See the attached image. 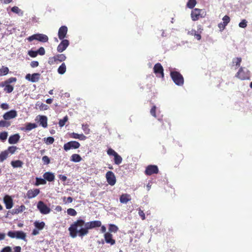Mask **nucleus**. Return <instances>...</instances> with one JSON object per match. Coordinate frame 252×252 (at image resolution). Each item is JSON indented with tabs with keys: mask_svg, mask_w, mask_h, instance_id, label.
<instances>
[{
	"mask_svg": "<svg viewBox=\"0 0 252 252\" xmlns=\"http://www.w3.org/2000/svg\"><path fill=\"white\" fill-rule=\"evenodd\" d=\"M4 90L8 93L12 92L13 90V87L11 85H7L5 86Z\"/></svg>",
	"mask_w": 252,
	"mask_h": 252,
	"instance_id": "49",
	"label": "nucleus"
},
{
	"mask_svg": "<svg viewBox=\"0 0 252 252\" xmlns=\"http://www.w3.org/2000/svg\"><path fill=\"white\" fill-rule=\"evenodd\" d=\"M80 144L76 141H71L68 142L63 145V149L65 151H67L71 149H78L80 147Z\"/></svg>",
	"mask_w": 252,
	"mask_h": 252,
	"instance_id": "11",
	"label": "nucleus"
},
{
	"mask_svg": "<svg viewBox=\"0 0 252 252\" xmlns=\"http://www.w3.org/2000/svg\"><path fill=\"white\" fill-rule=\"evenodd\" d=\"M68 120V117L67 116H65L63 119L60 120L59 124L61 127H63L64 126L65 123Z\"/></svg>",
	"mask_w": 252,
	"mask_h": 252,
	"instance_id": "47",
	"label": "nucleus"
},
{
	"mask_svg": "<svg viewBox=\"0 0 252 252\" xmlns=\"http://www.w3.org/2000/svg\"><path fill=\"white\" fill-rule=\"evenodd\" d=\"M34 224L38 230H42L45 226V223L43 221H35Z\"/></svg>",
	"mask_w": 252,
	"mask_h": 252,
	"instance_id": "35",
	"label": "nucleus"
},
{
	"mask_svg": "<svg viewBox=\"0 0 252 252\" xmlns=\"http://www.w3.org/2000/svg\"><path fill=\"white\" fill-rule=\"evenodd\" d=\"M104 238L107 243L113 245L115 244V241L112 238V235L109 232H106L104 234Z\"/></svg>",
	"mask_w": 252,
	"mask_h": 252,
	"instance_id": "25",
	"label": "nucleus"
},
{
	"mask_svg": "<svg viewBox=\"0 0 252 252\" xmlns=\"http://www.w3.org/2000/svg\"><path fill=\"white\" fill-rule=\"evenodd\" d=\"M36 106H38L40 110H46L49 108V106L47 105L40 102H37Z\"/></svg>",
	"mask_w": 252,
	"mask_h": 252,
	"instance_id": "37",
	"label": "nucleus"
},
{
	"mask_svg": "<svg viewBox=\"0 0 252 252\" xmlns=\"http://www.w3.org/2000/svg\"><path fill=\"white\" fill-rule=\"evenodd\" d=\"M82 129L86 134H89L90 132V129L88 128L87 125H82Z\"/></svg>",
	"mask_w": 252,
	"mask_h": 252,
	"instance_id": "55",
	"label": "nucleus"
},
{
	"mask_svg": "<svg viewBox=\"0 0 252 252\" xmlns=\"http://www.w3.org/2000/svg\"><path fill=\"white\" fill-rule=\"evenodd\" d=\"M67 28L65 26H63L60 28L58 31V37L60 40L64 39L67 32Z\"/></svg>",
	"mask_w": 252,
	"mask_h": 252,
	"instance_id": "20",
	"label": "nucleus"
},
{
	"mask_svg": "<svg viewBox=\"0 0 252 252\" xmlns=\"http://www.w3.org/2000/svg\"><path fill=\"white\" fill-rule=\"evenodd\" d=\"M118 227H117V226L112 224H109V231L110 232L115 233L118 231Z\"/></svg>",
	"mask_w": 252,
	"mask_h": 252,
	"instance_id": "43",
	"label": "nucleus"
},
{
	"mask_svg": "<svg viewBox=\"0 0 252 252\" xmlns=\"http://www.w3.org/2000/svg\"><path fill=\"white\" fill-rule=\"evenodd\" d=\"M247 26V21L246 20H243L239 24V26L242 28H245Z\"/></svg>",
	"mask_w": 252,
	"mask_h": 252,
	"instance_id": "50",
	"label": "nucleus"
},
{
	"mask_svg": "<svg viewBox=\"0 0 252 252\" xmlns=\"http://www.w3.org/2000/svg\"><path fill=\"white\" fill-rule=\"evenodd\" d=\"M5 234L4 233H0V241L4 240L5 237Z\"/></svg>",
	"mask_w": 252,
	"mask_h": 252,
	"instance_id": "61",
	"label": "nucleus"
},
{
	"mask_svg": "<svg viewBox=\"0 0 252 252\" xmlns=\"http://www.w3.org/2000/svg\"><path fill=\"white\" fill-rule=\"evenodd\" d=\"M11 11L19 15L22 16L23 15V11L21 10L18 7L14 6L11 8Z\"/></svg>",
	"mask_w": 252,
	"mask_h": 252,
	"instance_id": "38",
	"label": "nucleus"
},
{
	"mask_svg": "<svg viewBox=\"0 0 252 252\" xmlns=\"http://www.w3.org/2000/svg\"><path fill=\"white\" fill-rule=\"evenodd\" d=\"M43 177L45 180L49 182L53 181L55 179V175L53 173L50 172H45L43 174Z\"/></svg>",
	"mask_w": 252,
	"mask_h": 252,
	"instance_id": "29",
	"label": "nucleus"
},
{
	"mask_svg": "<svg viewBox=\"0 0 252 252\" xmlns=\"http://www.w3.org/2000/svg\"><path fill=\"white\" fill-rule=\"evenodd\" d=\"M206 12L203 9L195 8L191 12V19L195 21L198 20L199 18L205 17Z\"/></svg>",
	"mask_w": 252,
	"mask_h": 252,
	"instance_id": "4",
	"label": "nucleus"
},
{
	"mask_svg": "<svg viewBox=\"0 0 252 252\" xmlns=\"http://www.w3.org/2000/svg\"><path fill=\"white\" fill-rule=\"evenodd\" d=\"M20 139V135L18 134H15L11 135L8 139V142L9 144H13L18 142Z\"/></svg>",
	"mask_w": 252,
	"mask_h": 252,
	"instance_id": "27",
	"label": "nucleus"
},
{
	"mask_svg": "<svg viewBox=\"0 0 252 252\" xmlns=\"http://www.w3.org/2000/svg\"><path fill=\"white\" fill-rule=\"evenodd\" d=\"M66 57L64 54H57L53 57H50L48 59V63L49 64H54L58 62H62L64 61Z\"/></svg>",
	"mask_w": 252,
	"mask_h": 252,
	"instance_id": "6",
	"label": "nucleus"
},
{
	"mask_svg": "<svg viewBox=\"0 0 252 252\" xmlns=\"http://www.w3.org/2000/svg\"><path fill=\"white\" fill-rule=\"evenodd\" d=\"M26 210V207L24 205L16 206L11 211V214L13 215L18 214L23 212Z\"/></svg>",
	"mask_w": 252,
	"mask_h": 252,
	"instance_id": "26",
	"label": "nucleus"
},
{
	"mask_svg": "<svg viewBox=\"0 0 252 252\" xmlns=\"http://www.w3.org/2000/svg\"><path fill=\"white\" fill-rule=\"evenodd\" d=\"M69 235L73 238L77 236L83 237L88 233L86 222L83 220L79 219L74 221L68 228Z\"/></svg>",
	"mask_w": 252,
	"mask_h": 252,
	"instance_id": "1",
	"label": "nucleus"
},
{
	"mask_svg": "<svg viewBox=\"0 0 252 252\" xmlns=\"http://www.w3.org/2000/svg\"><path fill=\"white\" fill-rule=\"evenodd\" d=\"M0 108L3 110H7L9 108V106L6 103H3L0 105Z\"/></svg>",
	"mask_w": 252,
	"mask_h": 252,
	"instance_id": "58",
	"label": "nucleus"
},
{
	"mask_svg": "<svg viewBox=\"0 0 252 252\" xmlns=\"http://www.w3.org/2000/svg\"><path fill=\"white\" fill-rule=\"evenodd\" d=\"M9 69L7 67L2 66L0 68V76L6 75L8 73Z\"/></svg>",
	"mask_w": 252,
	"mask_h": 252,
	"instance_id": "39",
	"label": "nucleus"
},
{
	"mask_svg": "<svg viewBox=\"0 0 252 252\" xmlns=\"http://www.w3.org/2000/svg\"><path fill=\"white\" fill-rule=\"evenodd\" d=\"M69 44V41L67 39L62 40L61 42L59 44L57 47V51L59 53H62L64 51L68 46Z\"/></svg>",
	"mask_w": 252,
	"mask_h": 252,
	"instance_id": "16",
	"label": "nucleus"
},
{
	"mask_svg": "<svg viewBox=\"0 0 252 252\" xmlns=\"http://www.w3.org/2000/svg\"><path fill=\"white\" fill-rule=\"evenodd\" d=\"M11 164L13 168L22 167L23 165V162L20 160H17L12 161Z\"/></svg>",
	"mask_w": 252,
	"mask_h": 252,
	"instance_id": "32",
	"label": "nucleus"
},
{
	"mask_svg": "<svg viewBox=\"0 0 252 252\" xmlns=\"http://www.w3.org/2000/svg\"><path fill=\"white\" fill-rule=\"evenodd\" d=\"M242 62V58L241 57H236L233 59L232 64L236 67H238L240 66Z\"/></svg>",
	"mask_w": 252,
	"mask_h": 252,
	"instance_id": "33",
	"label": "nucleus"
},
{
	"mask_svg": "<svg viewBox=\"0 0 252 252\" xmlns=\"http://www.w3.org/2000/svg\"><path fill=\"white\" fill-rule=\"evenodd\" d=\"M70 160L74 162H78L82 160V158L79 155L74 154L71 156Z\"/></svg>",
	"mask_w": 252,
	"mask_h": 252,
	"instance_id": "31",
	"label": "nucleus"
},
{
	"mask_svg": "<svg viewBox=\"0 0 252 252\" xmlns=\"http://www.w3.org/2000/svg\"><path fill=\"white\" fill-rule=\"evenodd\" d=\"M39 230L38 229H34L33 231H32V234L33 235H36L37 234H39Z\"/></svg>",
	"mask_w": 252,
	"mask_h": 252,
	"instance_id": "64",
	"label": "nucleus"
},
{
	"mask_svg": "<svg viewBox=\"0 0 252 252\" xmlns=\"http://www.w3.org/2000/svg\"><path fill=\"white\" fill-rule=\"evenodd\" d=\"M8 151H4L0 154V161L2 162L6 159L8 157Z\"/></svg>",
	"mask_w": 252,
	"mask_h": 252,
	"instance_id": "41",
	"label": "nucleus"
},
{
	"mask_svg": "<svg viewBox=\"0 0 252 252\" xmlns=\"http://www.w3.org/2000/svg\"><path fill=\"white\" fill-rule=\"evenodd\" d=\"M0 1L4 4H8L12 2V0H0Z\"/></svg>",
	"mask_w": 252,
	"mask_h": 252,
	"instance_id": "63",
	"label": "nucleus"
},
{
	"mask_svg": "<svg viewBox=\"0 0 252 252\" xmlns=\"http://www.w3.org/2000/svg\"><path fill=\"white\" fill-rule=\"evenodd\" d=\"M28 54L32 58H35L37 55V52L32 50H30L28 52Z\"/></svg>",
	"mask_w": 252,
	"mask_h": 252,
	"instance_id": "51",
	"label": "nucleus"
},
{
	"mask_svg": "<svg viewBox=\"0 0 252 252\" xmlns=\"http://www.w3.org/2000/svg\"><path fill=\"white\" fill-rule=\"evenodd\" d=\"M21 248L20 246L14 247L13 249L9 246H7L1 250L0 252H21Z\"/></svg>",
	"mask_w": 252,
	"mask_h": 252,
	"instance_id": "24",
	"label": "nucleus"
},
{
	"mask_svg": "<svg viewBox=\"0 0 252 252\" xmlns=\"http://www.w3.org/2000/svg\"><path fill=\"white\" fill-rule=\"evenodd\" d=\"M17 150V147L15 146H10L9 147L6 151H8V154L9 153L11 154H13L15 153Z\"/></svg>",
	"mask_w": 252,
	"mask_h": 252,
	"instance_id": "48",
	"label": "nucleus"
},
{
	"mask_svg": "<svg viewBox=\"0 0 252 252\" xmlns=\"http://www.w3.org/2000/svg\"><path fill=\"white\" fill-rule=\"evenodd\" d=\"M37 52V54H39L40 55H44L45 53V49L43 47H40L39 49L36 51Z\"/></svg>",
	"mask_w": 252,
	"mask_h": 252,
	"instance_id": "52",
	"label": "nucleus"
},
{
	"mask_svg": "<svg viewBox=\"0 0 252 252\" xmlns=\"http://www.w3.org/2000/svg\"><path fill=\"white\" fill-rule=\"evenodd\" d=\"M59 178L63 181H65L66 180V177L63 175H60Z\"/></svg>",
	"mask_w": 252,
	"mask_h": 252,
	"instance_id": "60",
	"label": "nucleus"
},
{
	"mask_svg": "<svg viewBox=\"0 0 252 252\" xmlns=\"http://www.w3.org/2000/svg\"><path fill=\"white\" fill-rule=\"evenodd\" d=\"M17 116V111L15 110H11L4 114L3 118L5 120H8L10 119H14Z\"/></svg>",
	"mask_w": 252,
	"mask_h": 252,
	"instance_id": "18",
	"label": "nucleus"
},
{
	"mask_svg": "<svg viewBox=\"0 0 252 252\" xmlns=\"http://www.w3.org/2000/svg\"><path fill=\"white\" fill-rule=\"evenodd\" d=\"M29 41H32L33 40H37L40 42H46L48 40V36L44 34L37 33L34 34L28 38Z\"/></svg>",
	"mask_w": 252,
	"mask_h": 252,
	"instance_id": "8",
	"label": "nucleus"
},
{
	"mask_svg": "<svg viewBox=\"0 0 252 252\" xmlns=\"http://www.w3.org/2000/svg\"><path fill=\"white\" fill-rule=\"evenodd\" d=\"M222 22L218 24V27L220 29V31H223L225 27L227 25V24L230 22V17L227 15H225L222 18Z\"/></svg>",
	"mask_w": 252,
	"mask_h": 252,
	"instance_id": "17",
	"label": "nucleus"
},
{
	"mask_svg": "<svg viewBox=\"0 0 252 252\" xmlns=\"http://www.w3.org/2000/svg\"><path fill=\"white\" fill-rule=\"evenodd\" d=\"M138 211L139 215L140 216L142 220H144L145 219V213L140 209H139Z\"/></svg>",
	"mask_w": 252,
	"mask_h": 252,
	"instance_id": "56",
	"label": "nucleus"
},
{
	"mask_svg": "<svg viewBox=\"0 0 252 252\" xmlns=\"http://www.w3.org/2000/svg\"><path fill=\"white\" fill-rule=\"evenodd\" d=\"M17 80L16 78H15V77H11V78H10L9 79H8V82L9 83H12V82H16Z\"/></svg>",
	"mask_w": 252,
	"mask_h": 252,
	"instance_id": "62",
	"label": "nucleus"
},
{
	"mask_svg": "<svg viewBox=\"0 0 252 252\" xmlns=\"http://www.w3.org/2000/svg\"><path fill=\"white\" fill-rule=\"evenodd\" d=\"M42 160L44 163L46 164H49L50 161L49 158L46 156H44L42 157Z\"/></svg>",
	"mask_w": 252,
	"mask_h": 252,
	"instance_id": "54",
	"label": "nucleus"
},
{
	"mask_svg": "<svg viewBox=\"0 0 252 252\" xmlns=\"http://www.w3.org/2000/svg\"><path fill=\"white\" fill-rule=\"evenodd\" d=\"M44 141L46 144L49 145L53 143L54 142V139L52 137H48L47 138H45L44 139Z\"/></svg>",
	"mask_w": 252,
	"mask_h": 252,
	"instance_id": "45",
	"label": "nucleus"
},
{
	"mask_svg": "<svg viewBox=\"0 0 252 252\" xmlns=\"http://www.w3.org/2000/svg\"><path fill=\"white\" fill-rule=\"evenodd\" d=\"M7 235L11 238L25 240L26 233L22 231H10L7 233Z\"/></svg>",
	"mask_w": 252,
	"mask_h": 252,
	"instance_id": "7",
	"label": "nucleus"
},
{
	"mask_svg": "<svg viewBox=\"0 0 252 252\" xmlns=\"http://www.w3.org/2000/svg\"><path fill=\"white\" fill-rule=\"evenodd\" d=\"M8 136V133L6 131H3L0 133V139L2 141L5 140Z\"/></svg>",
	"mask_w": 252,
	"mask_h": 252,
	"instance_id": "46",
	"label": "nucleus"
},
{
	"mask_svg": "<svg viewBox=\"0 0 252 252\" xmlns=\"http://www.w3.org/2000/svg\"><path fill=\"white\" fill-rule=\"evenodd\" d=\"M156 106H153L150 111L151 114L154 117H156Z\"/></svg>",
	"mask_w": 252,
	"mask_h": 252,
	"instance_id": "57",
	"label": "nucleus"
},
{
	"mask_svg": "<svg viewBox=\"0 0 252 252\" xmlns=\"http://www.w3.org/2000/svg\"><path fill=\"white\" fill-rule=\"evenodd\" d=\"M66 70V65L64 63H63L58 68V72L60 74H63Z\"/></svg>",
	"mask_w": 252,
	"mask_h": 252,
	"instance_id": "36",
	"label": "nucleus"
},
{
	"mask_svg": "<svg viewBox=\"0 0 252 252\" xmlns=\"http://www.w3.org/2000/svg\"><path fill=\"white\" fill-rule=\"evenodd\" d=\"M9 125H10V124L5 121H3V120L0 121V127L8 126Z\"/></svg>",
	"mask_w": 252,
	"mask_h": 252,
	"instance_id": "53",
	"label": "nucleus"
},
{
	"mask_svg": "<svg viewBox=\"0 0 252 252\" xmlns=\"http://www.w3.org/2000/svg\"><path fill=\"white\" fill-rule=\"evenodd\" d=\"M106 178L110 185L114 186L116 184V177L113 172L108 171L106 174Z\"/></svg>",
	"mask_w": 252,
	"mask_h": 252,
	"instance_id": "13",
	"label": "nucleus"
},
{
	"mask_svg": "<svg viewBox=\"0 0 252 252\" xmlns=\"http://www.w3.org/2000/svg\"><path fill=\"white\" fill-rule=\"evenodd\" d=\"M40 74L38 73L31 74H27L25 76V79L31 82L35 83L38 82L40 79Z\"/></svg>",
	"mask_w": 252,
	"mask_h": 252,
	"instance_id": "12",
	"label": "nucleus"
},
{
	"mask_svg": "<svg viewBox=\"0 0 252 252\" xmlns=\"http://www.w3.org/2000/svg\"><path fill=\"white\" fill-rule=\"evenodd\" d=\"M37 208L40 213L43 215L48 214L51 212L50 208L42 201H39L37 203Z\"/></svg>",
	"mask_w": 252,
	"mask_h": 252,
	"instance_id": "9",
	"label": "nucleus"
},
{
	"mask_svg": "<svg viewBox=\"0 0 252 252\" xmlns=\"http://www.w3.org/2000/svg\"><path fill=\"white\" fill-rule=\"evenodd\" d=\"M67 214L71 216H75L77 215V212L72 208H69L67 210Z\"/></svg>",
	"mask_w": 252,
	"mask_h": 252,
	"instance_id": "44",
	"label": "nucleus"
},
{
	"mask_svg": "<svg viewBox=\"0 0 252 252\" xmlns=\"http://www.w3.org/2000/svg\"><path fill=\"white\" fill-rule=\"evenodd\" d=\"M37 126L35 124L29 123L26 124L24 129L26 131H30V130H32V129H34V128L37 127Z\"/></svg>",
	"mask_w": 252,
	"mask_h": 252,
	"instance_id": "34",
	"label": "nucleus"
},
{
	"mask_svg": "<svg viewBox=\"0 0 252 252\" xmlns=\"http://www.w3.org/2000/svg\"><path fill=\"white\" fill-rule=\"evenodd\" d=\"M35 179H36V183L35 184V186H38L40 185H45L46 183V181L44 178L42 179L41 178L36 177Z\"/></svg>",
	"mask_w": 252,
	"mask_h": 252,
	"instance_id": "40",
	"label": "nucleus"
},
{
	"mask_svg": "<svg viewBox=\"0 0 252 252\" xmlns=\"http://www.w3.org/2000/svg\"><path fill=\"white\" fill-rule=\"evenodd\" d=\"M154 71L157 76L163 77V69L162 65L159 63H157L155 65Z\"/></svg>",
	"mask_w": 252,
	"mask_h": 252,
	"instance_id": "15",
	"label": "nucleus"
},
{
	"mask_svg": "<svg viewBox=\"0 0 252 252\" xmlns=\"http://www.w3.org/2000/svg\"><path fill=\"white\" fill-rule=\"evenodd\" d=\"M40 192L38 189H34L29 190L27 192V196L28 198L31 199L36 197Z\"/></svg>",
	"mask_w": 252,
	"mask_h": 252,
	"instance_id": "22",
	"label": "nucleus"
},
{
	"mask_svg": "<svg viewBox=\"0 0 252 252\" xmlns=\"http://www.w3.org/2000/svg\"><path fill=\"white\" fill-rule=\"evenodd\" d=\"M235 77L242 80H248L250 79V72L247 68L241 67L236 74Z\"/></svg>",
	"mask_w": 252,
	"mask_h": 252,
	"instance_id": "3",
	"label": "nucleus"
},
{
	"mask_svg": "<svg viewBox=\"0 0 252 252\" xmlns=\"http://www.w3.org/2000/svg\"><path fill=\"white\" fill-rule=\"evenodd\" d=\"M107 153L109 156H113L114 158V162L116 164L119 165L122 162V158L116 153L114 150L111 148L108 149Z\"/></svg>",
	"mask_w": 252,
	"mask_h": 252,
	"instance_id": "10",
	"label": "nucleus"
},
{
	"mask_svg": "<svg viewBox=\"0 0 252 252\" xmlns=\"http://www.w3.org/2000/svg\"><path fill=\"white\" fill-rule=\"evenodd\" d=\"M70 136L72 138L78 139L81 140H85L87 137L83 134H78L77 133L72 132L70 134Z\"/></svg>",
	"mask_w": 252,
	"mask_h": 252,
	"instance_id": "28",
	"label": "nucleus"
},
{
	"mask_svg": "<svg viewBox=\"0 0 252 252\" xmlns=\"http://www.w3.org/2000/svg\"><path fill=\"white\" fill-rule=\"evenodd\" d=\"M171 77L174 82L178 86H181L184 84V78L182 75L177 71H171Z\"/></svg>",
	"mask_w": 252,
	"mask_h": 252,
	"instance_id": "5",
	"label": "nucleus"
},
{
	"mask_svg": "<svg viewBox=\"0 0 252 252\" xmlns=\"http://www.w3.org/2000/svg\"><path fill=\"white\" fill-rule=\"evenodd\" d=\"M158 169L157 166L151 165L147 167L145 170V174L148 175H151L153 174L158 173Z\"/></svg>",
	"mask_w": 252,
	"mask_h": 252,
	"instance_id": "19",
	"label": "nucleus"
},
{
	"mask_svg": "<svg viewBox=\"0 0 252 252\" xmlns=\"http://www.w3.org/2000/svg\"><path fill=\"white\" fill-rule=\"evenodd\" d=\"M87 230L93 229L95 227H99L101 225V222L99 220H94L86 222Z\"/></svg>",
	"mask_w": 252,
	"mask_h": 252,
	"instance_id": "21",
	"label": "nucleus"
},
{
	"mask_svg": "<svg viewBox=\"0 0 252 252\" xmlns=\"http://www.w3.org/2000/svg\"><path fill=\"white\" fill-rule=\"evenodd\" d=\"M203 31V27L199 25L197 26V29L195 30L193 29H189L187 30V34L189 35L192 36L197 40L201 39V33Z\"/></svg>",
	"mask_w": 252,
	"mask_h": 252,
	"instance_id": "2",
	"label": "nucleus"
},
{
	"mask_svg": "<svg viewBox=\"0 0 252 252\" xmlns=\"http://www.w3.org/2000/svg\"><path fill=\"white\" fill-rule=\"evenodd\" d=\"M3 201L7 209H10L13 207V200L10 196H5Z\"/></svg>",
	"mask_w": 252,
	"mask_h": 252,
	"instance_id": "23",
	"label": "nucleus"
},
{
	"mask_svg": "<svg viewBox=\"0 0 252 252\" xmlns=\"http://www.w3.org/2000/svg\"><path fill=\"white\" fill-rule=\"evenodd\" d=\"M38 62L37 61H32L31 63V66L32 67H35L38 66Z\"/></svg>",
	"mask_w": 252,
	"mask_h": 252,
	"instance_id": "59",
	"label": "nucleus"
},
{
	"mask_svg": "<svg viewBox=\"0 0 252 252\" xmlns=\"http://www.w3.org/2000/svg\"><path fill=\"white\" fill-rule=\"evenodd\" d=\"M131 200V197L129 194H123L120 198V201L122 203H126Z\"/></svg>",
	"mask_w": 252,
	"mask_h": 252,
	"instance_id": "30",
	"label": "nucleus"
},
{
	"mask_svg": "<svg viewBox=\"0 0 252 252\" xmlns=\"http://www.w3.org/2000/svg\"><path fill=\"white\" fill-rule=\"evenodd\" d=\"M47 117L43 115H38L35 118V121H37L39 125L41 126L44 128L47 127Z\"/></svg>",
	"mask_w": 252,
	"mask_h": 252,
	"instance_id": "14",
	"label": "nucleus"
},
{
	"mask_svg": "<svg viewBox=\"0 0 252 252\" xmlns=\"http://www.w3.org/2000/svg\"><path fill=\"white\" fill-rule=\"evenodd\" d=\"M196 4V0H189L187 6L189 8H193Z\"/></svg>",
	"mask_w": 252,
	"mask_h": 252,
	"instance_id": "42",
	"label": "nucleus"
}]
</instances>
